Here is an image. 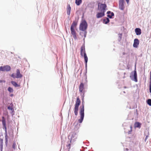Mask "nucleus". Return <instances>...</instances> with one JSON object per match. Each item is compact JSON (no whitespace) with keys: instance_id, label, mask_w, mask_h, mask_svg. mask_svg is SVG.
Segmentation results:
<instances>
[{"instance_id":"26","label":"nucleus","mask_w":151,"mask_h":151,"mask_svg":"<svg viewBox=\"0 0 151 151\" xmlns=\"http://www.w3.org/2000/svg\"><path fill=\"white\" fill-rule=\"evenodd\" d=\"M8 109L11 110H13L14 109L13 107L12 106H9L8 107Z\"/></svg>"},{"instance_id":"30","label":"nucleus","mask_w":151,"mask_h":151,"mask_svg":"<svg viewBox=\"0 0 151 151\" xmlns=\"http://www.w3.org/2000/svg\"><path fill=\"white\" fill-rule=\"evenodd\" d=\"M149 87H150V93H151V81H150Z\"/></svg>"},{"instance_id":"9","label":"nucleus","mask_w":151,"mask_h":151,"mask_svg":"<svg viewBox=\"0 0 151 151\" xmlns=\"http://www.w3.org/2000/svg\"><path fill=\"white\" fill-rule=\"evenodd\" d=\"M81 54L82 57H87L85 52L84 45H83L81 48Z\"/></svg>"},{"instance_id":"24","label":"nucleus","mask_w":151,"mask_h":151,"mask_svg":"<svg viewBox=\"0 0 151 151\" xmlns=\"http://www.w3.org/2000/svg\"><path fill=\"white\" fill-rule=\"evenodd\" d=\"M76 135V134H72V137L70 139V143H71L72 141V140L73 138H74L75 137V135Z\"/></svg>"},{"instance_id":"27","label":"nucleus","mask_w":151,"mask_h":151,"mask_svg":"<svg viewBox=\"0 0 151 151\" xmlns=\"http://www.w3.org/2000/svg\"><path fill=\"white\" fill-rule=\"evenodd\" d=\"M5 138L6 141V142H7V141H8V137H7V133H6V134H5Z\"/></svg>"},{"instance_id":"18","label":"nucleus","mask_w":151,"mask_h":151,"mask_svg":"<svg viewBox=\"0 0 151 151\" xmlns=\"http://www.w3.org/2000/svg\"><path fill=\"white\" fill-rule=\"evenodd\" d=\"M141 124L139 122H135L134 124V126L135 127H138L139 128H140L141 127Z\"/></svg>"},{"instance_id":"19","label":"nucleus","mask_w":151,"mask_h":151,"mask_svg":"<svg viewBox=\"0 0 151 151\" xmlns=\"http://www.w3.org/2000/svg\"><path fill=\"white\" fill-rule=\"evenodd\" d=\"M82 2V0H75V3L78 6L80 5Z\"/></svg>"},{"instance_id":"23","label":"nucleus","mask_w":151,"mask_h":151,"mask_svg":"<svg viewBox=\"0 0 151 151\" xmlns=\"http://www.w3.org/2000/svg\"><path fill=\"white\" fill-rule=\"evenodd\" d=\"M84 60L85 61V65L86 67H87V62L88 60V57H84Z\"/></svg>"},{"instance_id":"21","label":"nucleus","mask_w":151,"mask_h":151,"mask_svg":"<svg viewBox=\"0 0 151 151\" xmlns=\"http://www.w3.org/2000/svg\"><path fill=\"white\" fill-rule=\"evenodd\" d=\"M103 22L105 24H107L109 22V18H107L106 19L103 20Z\"/></svg>"},{"instance_id":"14","label":"nucleus","mask_w":151,"mask_h":151,"mask_svg":"<svg viewBox=\"0 0 151 151\" xmlns=\"http://www.w3.org/2000/svg\"><path fill=\"white\" fill-rule=\"evenodd\" d=\"M16 75L17 78H21L22 77V75L20 74L19 70V69L17 70Z\"/></svg>"},{"instance_id":"3","label":"nucleus","mask_w":151,"mask_h":151,"mask_svg":"<svg viewBox=\"0 0 151 151\" xmlns=\"http://www.w3.org/2000/svg\"><path fill=\"white\" fill-rule=\"evenodd\" d=\"M81 101L79 98L78 97L76 101V104L75 105L74 113L75 115L77 116L78 114V111L79 106L80 105Z\"/></svg>"},{"instance_id":"2","label":"nucleus","mask_w":151,"mask_h":151,"mask_svg":"<svg viewBox=\"0 0 151 151\" xmlns=\"http://www.w3.org/2000/svg\"><path fill=\"white\" fill-rule=\"evenodd\" d=\"M80 111L79 112L80 115V119L78 120V122L80 123H81L83 119L84 114V104L82 102V106L80 107Z\"/></svg>"},{"instance_id":"10","label":"nucleus","mask_w":151,"mask_h":151,"mask_svg":"<svg viewBox=\"0 0 151 151\" xmlns=\"http://www.w3.org/2000/svg\"><path fill=\"white\" fill-rule=\"evenodd\" d=\"M119 8L121 10H124V5L123 0H120L119 1Z\"/></svg>"},{"instance_id":"35","label":"nucleus","mask_w":151,"mask_h":151,"mask_svg":"<svg viewBox=\"0 0 151 151\" xmlns=\"http://www.w3.org/2000/svg\"><path fill=\"white\" fill-rule=\"evenodd\" d=\"M150 81H151V71L150 72Z\"/></svg>"},{"instance_id":"4","label":"nucleus","mask_w":151,"mask_h":151,"mask_svg":"<svg viewBox=\"0 0 151 151\" xmlns=\"http://www.w3.org/2000/svg\"><path fill=\"white\" fill-rule=\"evenodd\" d=\"M87 24L86 21H83L80 24L79 29L80 30L84 31L87 28Z\"/></svg>"},{"instance_id":"37","label":"nucleus","mask_w":151,"mask_h":151,"mask_svg":"<svg viewBox=\"0 0 151 151\" xmlns=\"http://www.w3.org/2000/svg\"><path fill=\"white\" fill-rule=\"evenodd\" d=\"M14 96V95H13V94H11L10 95V96H11V97H12V96Z\"/></svg>"},{"instance_id":"6","label":"nucleus","mask_w":151,"mask_h":151,"mask_svg":"<svg viewBox=\"0 0 151 151\" xmlns=\"http://www.w3.org/2000/svg\"><path fill=\"white\" fill-rule=\"evenodd\" d=\"M132 77V79L136 82L137 81V75L136 69L133 71L131 73V74L130 77Z\"/></svg>"},{"instance_id":"33","label":"nucleus","mask_w":151,"mask_h":151,"mask_svg":"<svg viewBox=\"0 0 151 151\" xmlns=\"http://www.w3.org/2000/svg\"><path fill=\"white\" fill-rule=\"evenodd\" d=\"M148 137V136H147L145 137V141L146 142L147 138Z\"/></svg>"},{"instance_id":"12","label":"nucleus","mask_w":151,"mask_h":151,"mask_svg":"<svg viewBox=\"0 0 151 151\" xmlns=\"http://www.w3.org/2000/svg\"><path fill=\"white\" fill-rule=\"evenodd\" d=\"M139 44V41L137 39L134 40L133 46L134 47H137Z\"/></svg>"},{"instance_id":"16","label":"nucleus","mask_w":151,"mask_h":151,"mask_svg":"<svg viewBox=\"0 0 151 151\" xmlns=\"http://www.w3.org/2000/svg\"><path fill=\"white\" fill-rule=\"evenodd\" d=\"M135 32L137 35H140L141 33V30L140 28H136L135 29Z\"/></svg>"},{"instance_id":"39","label":"nucleus","mask_w":151,"mask_h":151,"mask_svg":"<svg viewBox=\"0 0 151 151\" xmlns=\"http://www.w3.org/2000/svg\"><path fill=\"white\" fill-rule=\"evenodd\" d=\"M130 127H131V129H132V126H131Z\"/></svg>"},{"instance_id":"11","label":"nucleus","mask_w":151,"mask_h":151,"mask_svg":"<svg viewBox=\"0 0 151 151\" xmlns=\"http://www.w3.org/2000/svg\"><path fill=\"white\" fill-rule=\"evenodd\" d=\"M104 15V12H98L96 15V17L98 18H100L103 17Z\"/></svg>"},{"instance_id":"17","label":"nucleus","mask_w":151,"mask_h":151,"mask_svg":"<svg viewBox=\"0 0 151 151\" xmlns=\"http://www.w3.org/2000/svg\"><path fill=\"white\" fill-rule=\"evenodd\" d=\"M107 13L108 14L107 16L110 18H111L114 15L113 12H111L110 11L108 12Z\"/></svg>"},{"instance_id":"8","label":"nucleus","mask_w":151,"mask_h":151,"mask_svg":"<svg viewBox=\"0 0 151 151\" xmlns=\"http://www.w3.org/2000/svg\"><path fill=\"white\" fill-rule=\"evenodd\" d=\"M79 92L81 93H83V97L85 91H84V84L81 83H80L79 86Z\"/></svg>"},{"instance_id":"32","label":"nucleus","mask_w":151,"mask_h":151,"mask_svg":"<svg viewBox=\"0 0 151 151\" xmlns=\"http://www.w3.org/2000/svg\"><path fill=\"white\" fill-rule=\"evenodd\" d=\"M1 82L5 83V81L4 80H0V83H1Z\"/></svg>"},{"instance_id":"31","label":"nucleus","mask_w":151,"mask_h":151,"mask_svg":"<svg viewBox=\"0 0 151 151\" xmlns=\"http://www.w3.org/2000/svg\"><path fill=\"white\" fill-rule=\"evenodd\" d=\"M119 36L120 39L122 38V34H119Z\"/></svg>"},{"instance_id":"25","label":"nucleus","mask_w":151,"mask_h":151,"mask_svg":"<svg viewBox=\"0 0 151 151\" xmlns=\"http://www.w3.org/2000/svg\"><path fill=\"white\" fill-rule=\"evenodd\" d=\"M147 103L150 106H151V99H148L147 101Z\"/></svg>"},{"instance_id":"29","label":"nucleus","mask_w":151,"mask_h":151,"mask_svg":"<svg viewBox=\"0 0 151 151\" xmlns=\"http://www.w3.org/2000/svg\"><path fill=\"white\" fill-rule=\"evenodd\" d=\"M11 76L13 78H16V76H15V74L14 73H13L12 74V75H11Z\"/></svg>"},{"instance_id":"7","label":"nucleus","mask_w":151,"mask_h":151,"mask_svg":"<svg viewBox=\"0 0 151 151\" xmlns=\"http://www.w3.org/2000/svg\"><path fill=\"white\" fill-rule=\"evenodd\" d=\"M11 67L9 65H6L0 67V71H8L10 70Z\"/></svg>"},{"instance_id":"28","label":"nucleus","mask_w":151,"mask_h":151,"mask_svg":"<svg viewBox=\"0 0 151 151\" xmlns=\"http://www.w3.org/2000/svg\"><path fill=\"white\" fill-rule=\"evenodd\" d=\"M71 145L70 143L68 144V145H66V146L67 147H68V149L69 150L70 148Z\"/></svg>"},{"instance_id":"34","label":"nucleus","mask_w":151,"mask_h":151,"mask_svg":"<svg viewBox=\"0 0 151 151\" xmlns=\"http://www.w3.org/2000/svg\"><path fill=\"white\" fill-rule=\"evenodd\" d=\"M15 145V144H13V147L14 148Z\"/></svg>"},{"instance_id":"38","label":"nucleus","mask_w":151,"mask_h":151,"mask_svg":"<svg viewBox=\"0 0 151 151\" xmlns=\"http://www.w3.org/2000/svg\"><path fill=\"white\" fill-rule=\"evenodd\" d=\"M1 143H3V140L1 139Z\"/></svg>"},{"instance_id":"22","label":"nucleus","mask_w":151,"mask_h":151,"mask_svg":"<svg viewBox=\"0 0 151 151\" xmlns=\"http://www.w3.org/2000/svg\"><path fill=\"white\" fill-rule=\"evenodd\" d=\"M8 91L9 92H10L12 93L13 92V91H14L13 89L11 87H9L8 88Z\"/></svg>"},{"instance_id":"5","label":"nucleus","mask_w":151,"mask_h":151,"mask_svg":"<svg viewBox=\"0 0 151 151\" xmlns=\"http://www.w3.org/2000/svg\"><path fill=\"white\" fill-rule=\"evenodd\" d=\"M106 5L105 4H101L99 3L98 4V9L101 12H105L106 10Z\"/></svg>"},{"instance_id":"36","label":"nucleus","mask_w":151,"mask_h":151,"mask_svg":"<svg viewBox=\"0 0 151 151\" xmlns=\"http://www.w3.org/2000/svg\"><path fill=\"white\" fill-rule=\"evenodd\" d=\"M127 2V4H128L129 1V0H126Z\"/></svg>"},{"instance_id":"15","label":"nucleus","mask_w":151,"mask_h":151,"mask_svg":"<svg viewBox=\"0 0 151 151\" xmlns=\"http://www.w3.org/2000/svg\"><path fill=\"white\" fill-rule=\"evenodd\" d=\"M71 9V7L70 6V5L69 4H68L67 8V13L68 15H70Z\"/></svg>"},{"instance_id":"13","label":"nucleus","mask_w":151,"mask_h":151,"mask_svg":"<svg viewBox=\"0 0 151 151\" xmlns=\"http://www.w3.org/2000/svg\"><path fill=\"white\" fill-rule=\"evenodd\" d=\"M2 124L4 128L5 129V132L6 131V123L5 119L4 116L2 117Z\"/></svg>"},{"instance_id":"40","label":"nucleus","mask_w":151,"mask_h":151,"mask_svg":"<svg viewBox=\"0 0 151 151\" xmlns=\"http://www.w3.org/2000/svg\"><path fill=\"white\" fill-rule=\"evenodd\" d=\"M1 151H2V150H1Z\"/></svg>"},{"instance_id":"20","label":"nucleus","mask_w":151,"mask_h":151,"mask_svg":"<svg viewBox=\"0 0 151 151\" xmlns=\"http://www.w3.org/2000/svg\"><path fill=\"white\" fill-rule=\"evenodd\" d=\"M11 83L15 87H19V85H18L14 81H12L11 82Z\"/></svg>"},{"instance_id":"1","label":"nucleus","mask_w":151,"mask_h":151,"mask_svg":"<svg viewBox=\"0 0 151 151\" xmlns=\"http://www.w3.org/2000/svg\"><path fill=\"white\" fill-rule=\"evenodd\" d=\"M77 21H74L72 23L70 27L71 34L75 40L77 39V35L76 31L77 25Z\"/></svg>"}]
</instances>
